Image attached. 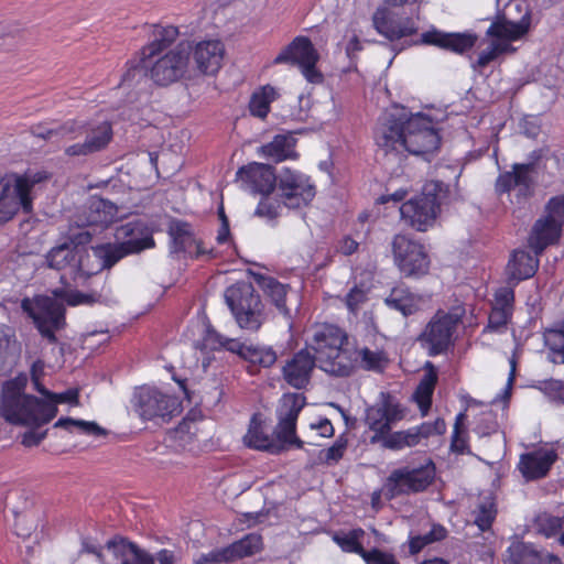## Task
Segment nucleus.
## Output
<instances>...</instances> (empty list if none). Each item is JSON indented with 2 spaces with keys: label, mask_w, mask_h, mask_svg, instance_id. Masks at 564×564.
Masks as SVG:
<instances>
[{
  "label": "nucleus",
  "mask_w": 564,
  "mask_h": 564,
  "mask_svg": "<svg viewBox=\"0 0 564 564\" xmlns=\"http://www.w3.org/2000/svg\"><path fill=\"white\" fill-rule=\"evenodd\" d=\"M180 34L176 25L150 24L148 41L127 62L129 68L122 76V82H127L135 70L143 72L145 77L160 87H167L184 78L188 72L189 51L184 42L172 47Z\"/></svg>",
  "instance_id": "1"
},
{
  "label": "nucleus",
  "mask_w": 564,
  "mask_h": 564,
  "mask_svg": "<svg viewBox=\"0 0 564 564\" xmlns=\"http://www.w3.org/2000/svg\"><path fill=\"white\" fill-rule=\"evenodd\" d=\"M441 135L427 115H408L404 109L399 115H389L375 131V142L386 154L405 152L429 160L441 147Z\"/></svg>",
  "instance_id": "2"
},
{
  "label": "nucleus",
  "mask_w": 564,
  "mask_h": 564,
  "mask_svg": "<svg viewBox=\"0 0 564 564\" xmlns=\"http://www.w3.org/2000/svg\"><path fill=\"white\" fill-rule=\"evenodd\" d=\"M100 294L96 292L83 293L77 290H67L66 288H56L52 290V296L39 295L34 300L25 297L21 301L22 311L33 321L40 335L50 344H57L56 332L66 326V310L63 303L69 306L82 304H93L97 302Z\"/></svg>",
  "instance_id": "3"
},
{
  "label": "nucleus",
  "mask_w": 564,
  "mask_h": 564,
  "mask_svg": "<svg viewBox=\"0 0 564 564\" xmlns=\"http://www.w3.org/2000/svg\"><path fill=\"white\" fill-rule=\"evenodd\" d=\"M26 376L19 375L2 386L0 412L4 420L15 425L39 427L57 414V405L24 392Z\"/></svg>",
  "instance_id": "4"
},
{
  "label": "nucleus",
  "mask_w": 564,
  "mask_h": 564,
  "mask_svg": "<svg viewBox=\"0 0 564 564\" xmlns=\"http://www.w3.org/2000/svg\"><path fill=\"white\" fill-rule=\"evenodd\" d=\"M306 347L316 358L318 369L325 373L338 378L354 373L349 335L343 327L332 323L316 325Z\"/></svg>",
  "instance_id": "5"
},
{
  "label": "nucleus",
  "mask_w": 564,
  "mask_h": 564,
  "mask_svg": "<svg viewBox=\"0 0 564 564\" xmlns=\"http://www.w3.org/2000/svg\"><path fill=\"white\" fill-rule=\"evenodd\" d=\"M404 417V410L401 404L389 393H382V398L376 404L366 410L365 422L373 433L370 436V444H379L384 449L402 451L421 443L414 426L391 432L392 426Z\"/></svg>",
  "instance_id": "6"
},
{
  "label": "nucleus",
  "mask_w": 564,
  "mask_h": 564,
  "mask_svg": "<svg viewBox=\"0 0 564 564\" xmlns=\"http://www.w3.org/2000/svg\"><path fill=\"white\" fill-rule=\"evenodd\" d=\"M225 302L239 328L257 333L268 319L260 294L250 282L238 281L225 290Z\"/></svg>",
  "instance_id": "7"
},
{
  "label": "nucleus",
  "mask_w": 564,
  "mask_h": 564,
  "mask_svg": "<svg viewBox=\"0 0 564 564\" xmlns=\"http://www.w3.org/2000/svg\"><path fill=\"white\" fill-rule=\"evenodd\" d=\"M132 408L142 421L170 422L182 412V401L155 386L143 384L134 389Z\"/></svg>",
  "instance_id": "8"
},
{
  "label": "nucleus",
  "mask_w": 564,
  "mask_h": 564,
  "mask_svg": "<svg viewBox=\"0 0 564 564\" xmlns=\"http://www.w3.org/2000/svg\"><path fill=\"white\" fill-rule=\"evenodd\" d=\"M460 323V314L437 310L420 333L417 340L431 357L446 354L454 346L455 334Z\"/></svg>",
  "instance_id": "9"
},
{
  "label": "nucleus",
  "mask_w": 564,
  "mask_h": 564,
  "mask_svg": "<svg viewBox=\"0 0 564 564\" xmlns=\"http://www.w3.org/2000/svg\"><path fill=\"white\" fill-rule=\"evenodd\" d=\"M436 467L432 459L419 467H400L390 473L384 484L388 499L425 491L434 481Z\"/></svg>",
  "instance_id": "10"
},
{
  "label": "nucleus",
  "mask_w": 564,
  "mask_h": 564,
  "mask_svg": "<svg viewBox=\"0 0 564 564\" xmlns=\"http://www.w3.org/2000/svg\"><path fill=\"white\" fill-rule=\"evenodd\" d=\"M275 188L283 205L290 209L306 207L316 195V186L312 178L290 167L281 169Z\"/></svg>",
  "instance_id": "11"
},
{
  "label": "nucleus",
  "mask_w": 564,
  "mask_h": 564,
  "mask_svg": "<svg viewBox=\"0 0 564 564\" xmlns=\"http://www.w3.org/2000/svg\"><path fill=\"white\" fill-rule=\"evenodd\" d=\"M434 185L433 192H422L420 195L404 202L400 207L402 219L419 231H425L432 226L441 212V203Z\"/></svg>",
  "instance_id": "12"
},
{
  "label": "nucleus",
  "mask_w": 564,
  "mask_h": 564,
  "mask_svg": "<svg viewBox=\"0 0 564 564\" xmlns=\"http://www.w3.org/2000/svg\"><path fill=\"white\" fill-rule=\"evenodd\" d=\"M189 51L195 69L204 76L214 77L223 68L226 47L218 39L187 42L185 46Z\"/></svg>",
  "instance_id": "13"
},
{
  "label": "nucleus",
  "mask_w": 564,
  "mask_h": 564,
  "mask_svg": "<svg viewBox=\"0 0 564 564\" xmlns=\"http://www.w3.org/2000/svg\"><path fill=\"white\" fill-rule=\"evenodd\" d=\"M106 551L107 554L96 547L89 549L102 564H155L150 553L126 538L108 541Z\"/></svg>",
  "instance_id": "14"
},
{
  "label": "nucleus",
  "mask_w": 564,
  "mask_h": 564,
  "mask_svg": "<svg viewBox=\"0 0 564 564\" xmlns=\"http://www.w3.org/2000/svg\"><path fill=\"white\" fill-rule=\"evenodd\" d=\"M477 35L470 32H445L436 28L423 32L414 44L435 46L456 55H464L476 45Z\"/></svg>",
  "instance_id": "15"
},
{
  "label": "nucleus",
  "mask_w": 564,
  "mask_h": 564,
  "mask_svg": "<svg viewBox=\"0 0 564 564\" xmlns=\"http://www.w3.org/2000/svg\"><path fill=\"white\" fill-rule=\"evenodd\" d=\"M545 249H512L505 267L506 285L516 289L522 281L535 275L540 256Z\"/></svg>",
  "instance_id": "16"
},
{
  "label": "nucleus",
  "mask_w": 564,
  "mask_h": 564,
  "mask_svg": "<svg viewBox=\"0 0 564 564\" xmlns=\"http://www.w3.org/2000/svg\"><path fill=\"white\" fill-rule=\"evenodd\" d=\"M318 362L305 346L293 352L282 366L281 375L283 380L293 389L305 390L311 383L315 368Z\"/></svg>",
  "instance_id": "17"
},
{
  "label": "nucleus",
  "mask_w": 564,
  "mask_h": 564,
  "mask_svg": "<svg viewBox=\"0 0 564 564\" xmlns=\"http://www.w3.org/2000/svg\"><path fill=\"white\" fill-rule=\"evenodd\" d=\"M517 191L518 202L528 200L534 194V180L532 177V165L514 163L511 171L500 173L496 178L495 191L498 195L509 194Z\"/></svg>",
  "instance_id": "18"
},
{
  "label": "nucleus",
  "mask_w": 564,
  "mask_h": 564,
  "mask_svg": "<svg viewBox=\"0 0 564 564\" xmlns=\"http://www.w3.org/2000/svg\"><path fill=\"white\" fill-rule=\"evenodd\" d=\"M516 305L514 289L508 285L498 288L490 303L488 323L484 333H503L511 323Z\"/></svg>",
  "instance_id": "19"
},
{
  "label": "nucleus",
  "mask_w": 564,
  "mask_h": 564,
  "mask_svg": "<svg viewBox=\"0 0 564 564\" xmlns=\"http://www.w3.org/2000/svg\"><path fill=\"white\" fill-rule=\"evenodd\" d=\"M557 459L558 454L554 448L539 447L522 453L517 469L525 481H535L545 478Z\"/></svg>",
  "instance_id": "20"
},
{
  "label": "nucleus",
  "mask_w": 564,
  "mask_h": 564,
  "mask_svg": "<svg viewBox=\"0 0 564 564\" xmlns=\"http://www.w3.org/2000/svg\"><path fill=\"white\" fill-rule=\"evenodd\" d=\"M376 31L389 41L416 34L419 28L411 17H400L388 8H378L372 17Z\"/></svg>",
  "instance_id": "21"
},
{
  "label": "nucleus",
  "mask_w": 564,
  "mask_h": 564,
  "mask_svg": "<svg viewBox=\"0 0 564 564\" xmlns=\"http://www.w3.org/2000/svg\"><path fill=\"white\" fill-rule=\"evenodd\" d=\"M236 176L246 188L256 194H272L278 181L275 169L259 162L242 165L238 169Z\"/></svg>",
  "instance_id": "22"
},
{
  "label": "nucleus",
  "mask_w": 564,
  "mask_h": 564,
  "mask_svg": "<svg viewBox=\"0 0 564 564\" xmlns=\"http://www.w3.org/2000/svg\"><path fill=\"white\" fill-rule=\"evenodd\" d=\"M263 549L262 536L258 533H248L240 540L227 546L210 551L205 561L212 564L234 562L236 560L252 556Z\"/></svg>",
  "instance_id": "23"
},
{
  "label": "nucleus",
  "mask_w": 564,
  "mask_h": 564,
  "mask_svg": "<svg viewBox=\"0 0 564 564\" xmlns=\"http://www.w3.org/2000/svg\"><path fill=\"white\" fill-rule=\"evenodd\" d=\"M85 141L74 143L65 149L67 156H87L100 152L108 147L113 137L112 126L109 121L97 124H86Z\"/></svg>",
  "instance_id": "24"
},
{
  "label": "nucleus",
  "mask_w": 564,
  "mask_h": 564,
  "mask_svg": "<svg viewBox=\"0 0 564 564\" xmlns=\"http://www.w3.org/2000/svg\"><path fill=\"white\" fill-rule=\"evenodd\" d=\"M154 229L145 220L135 219L116 228V242H106L96 247H155Z\"/></svg>",
  "instance_id": "25"
},
{
  "label": "nucleus",
  "mask_w": 564,
  "mask_h": 564,
  "mask_svg": "<svg viewBox=\"0 0 564 564\" xmlns=\"http://www.w3.org/2000/svg\"><path fill=\"white\" fill-rule=\"evenodd\" d=\"M251 276L265 299L274 306L276 312L292 326L291 308L286 305L290 285L280 282L276 278L262 273L251 272Z\"/></svg>",
  "instance_id": "26"
},
{
  "label": "nucleus",
  "mask_w": 564,
  "mask_h": 564,
  "mask_svg": "<svg viewBox=\"0 0 564 564\" xmlns=\"http://www.w3.org/2000/svg\"><path fill=\"white\" fill-rule=\"evenodd\" d=\"M508 553L506 564H563L557 555L539 550L532 543H513L508 547Z\"/></svg>",
  "instance_id": "27"
},
{
  "label": "nucleus",
  "mask_w": 564,
  "mask_h": 564,
  "mask_svg": "<svg viewBox=\"0 0 564 564\" xmlns=\"http://www.w3.org/2000/svg\"><path fill=\"white\" fill-rule=\"evenodd\" d=\"M297 139L291 132L275 134L268 143L258 149V154L273 163H281L286 160H297Z\"/></svg>",
  "instance_id": "28"
},
{
  "label": "nucleus",
  "mask_w": 564,
  "mask_h": 564,
  "mask_svg": "<svg viewBox=\"0 0 564 564\" xmlns=\"http://www.w3.org/2000/svg\"><path fill=\"white\" fill-rule=\"evenodd\" d=\"M198 338L194 339L193 347L200 351L203 355H207L213 351L228 350L234 352L237 340L226 338L219 334L210 324L209 321L203 322L196 326Z\"/></svg>",
  "instance_id": "29"
},
{
  "label": "nucleus",
  "mask_w": 564,
  "mask_h": 564,
  "mask_svg": "<svg viewBox=\"0 0 564 564\" xmlns=\"http://www.w3.org/2000/svg\"><path fill=\"white\" fill-rule=\"evenodd\" d=\"M243 441L249 448L264 451L273 455H278L285 449L282 444L268 434L264 423L258 413L251 416Z\"/></svg>",
  "instance_id": "30"
},
{
  "label": "nucleus",
  "mask_w": 564,
  "mask_h": 564,
  "mask_svg": "<svg viewBox=\"0 0 564 564\" xmlns=\"http://www.w3.org/2000/svg\"><path fill=\"white\" fill-rule=\"evenodd\" d=\"M316 53L318 52L310 37L297 35L274 57L273 64H286L299 67Z\"/></svg>",
  "instance_id": "31"
},
{
  "label": "nucleus",
  "mask_w": 564,
  "mask_h": 564,
  "mask_svg": "<svg viewBox=\"0 0 564 564\" xmlns=\"http://www.w3.org/2000/svg\"><path fill=\"white\" fill-rule=\"evenodd\" d=\"M352 364L354 371L356 368H360L365 371L383 373L390 364V358L389 354L382 348L356 347L352 350Z\"/></svg>",
  "instance_id": "32"
},
{
  "label": "nucleus",
  "mask_w": 564,
  "mask_h": 564,
  "mask_svg": "<svg viewBox=\"0 0 564 564\" xmlns=\"http://www.w3.org/2000/svg\"><path fill=\"white\" fill-rule=\"evenodd\" d=\"M530 28V15L524 14L518 22L509 21L506 19H497L487 30V35L492 37V41H501L510 43L517 41L528 33Z\"/></svg>",
  "instance_id": "33"
},
{
  "label": "nucleus",
  "mask_w": 564,
  "mask_h": 564,
  "mask_svg": "<svg viewBox=\"0 0 564 564\" xmlns=\"http://www.w3.org/2000/svg\"><path fill=\"white\" fill-rule=\"evenodd\" d=\"M395 262L405 276L422 275L429 271L430 258L424 249H393Z\"/></svg>",
  "instance_id": "34"
},
{
  "label": "nucleus",
  "mask_w": 564,
  "mask_h": 564,
  "mask_svg": "<svg viewBox=\"0 0 564 564\" xmlns=\"http://www.w3.org/2000/svg\"><path fill=\"white\" fill-rule=\"evenodd\" d=\"M79 251H87V249H50L47 252L45 257L47 265L63 272L59 278L63 284H67L68 279L74 281Z\"/></svg>",
  "instance_id": "35"
},
{
  "label": "nucleus",
  "mask_w": 564,
  "mask_h": 564,
  "mask_svg": "<svg viewBox=\"0 0 564 564\" xmlns=\"http://www.w3.org/2000/svg\"><path fill=\"white\" fill-rule=\"evenodd\" d=\"M235 351L250 364V368L259 366L262 368L272 367L278 360V354L271 346L246 345L237 340ZM253 373L252 369H249Z\"/></svg>",
  "instance_id": "36"
},
{
  "label": "nucleus",
  "mask_w": 564,
  "mask_h": 564,
  "mask_svg": "<svg viewBox=\"0 0 564 564\" xmlns=\"http://www.w3.org/2000/svg\"><path fill=\"white\" fill-rule=\"evenodd\" d=\"M563 226L544 216L539 218L532 228L529 247H550L556 245L562 236Z\"/></svg>",
  "instance_id": "37"
},
{
  "label": "nucleus",
  "mask_w": 564,
  "mask_h": 564,
  "mask_svg": "<svg viewBox=\"0 0 564 564\" xmlns=\"http://www.w3.org/2000/svg\"><path fill=\"white\" fill-rule=\"evenodd\" d=\"M280 98L279 90L270 85H262L250 96L248 110L251 117L265 120L271 111V104Z\"/></svg>",
  "instance_id": "38"
},
{
  "label": "nucleus",
  "mask_w": 564,
  "mask_h": 564,
  "mask_svg": "<svg viewBox=\"0 0 564 564\" xmlns=\"http://www.w3.org/2000/svg\"><path fill=\"white\" fill-rule=\"evenodd\" d=\"M167 234L174 247H203L195 226L186 220L172 218L167 224Z\"/></svg>",
  "instance_id": "39"
},
{
  "label": "nucleus",
  "mask_w": 564,
  "mask_h": 564,
  "mask_svg": "<svg viewBox=\"0 0 564 564\" xmlns=\"http://www.w3.org/2000/svg\"><path fill=\"white\" fill-rule=\"evenodd\" d=\"M437 380L438 376L435 367L431 362H427V369L413 393V399L423 415H425L432 406L433 393Z\"/></svg>",
  "instance_id": "40"
},
{
  "label": "nucleus",
  "mask_w": 564,
  "mask_h": 564,
  "mask_svg": "<svg viewBox=\"0 0 564 564\" xmlns=\"http://www.w3.org/2000/svg\"><path fill=\"white\" fill-rule=\"evenodd\" d=\"M116 214L117 206L113 203L101 197H93L88 204L87 221L89 226L102 230L113 221Z\"/></svg>",
  "instance_id": "41"
},
{
  "label": "nucleus",
  "mask_w": 564,
  "mask_h": 564,
  "mask_svg": "<svg viewBox=\"0 0 564 564\" xmlns=\"http://www.w3.org/2000/svg\"><path fill=\"white\" fill-rule=\"evenodd\" d=\"M386 302L404 316L413 315L420 310V297L405 289H393Z\"/></svg>",
  "instance_id": "42"
},
{
  "label": "nucleus",
  "mask_w": 564,
  "mask_h": 564,
  "mask_svg": "<svg viewBox=\"0 0 564 564\" xmlns=\"http://www.w3.org/2000/svg\"><path fill=\"white\" fill-rule=\"evenodd\" d=\"M447 536V530L440 523H433L431 530L425 534L410 535L409 536V553L411 555L419 554L425 546L441 542Z\"/></svg>",
  "instance_id": "43"
},
{
  "label": "nucleus",
  "mask_w": 564,
  "mask_h": 564,
  "mask_svg": "<svg viewBox=\"0 0 564 564\" xmlns=\"http://www.w3.org/2000/svg\"><path fill=\"white\" fill-rule=\"evenodd\" d=\"M106 249H87V251H79L77 253L75 278L74 282L78 283L80 280H87L91 275L98 274L102 270H95V260H101L99 251Z\"/></svg>",
  "instance_id": "44"
},
{
  "label": "nucleus",
  "mask_w": 564,
  "mask_h": 564,
  "mask_svg": "<svg viewBox=\"0 0 564 564\" xmlns=\"http://www.w3.org/2000/svg\"><path fill=\"white\" fill-rule=\"evenodd\" d=\"M305 404V395L300 393H284L278 408V417L297 422L299 415Z\"/></svg>",
  "instance_id": "45"
},
{
  "label": "nucleus",
  "mask_w": 564,
  "mask_h": 564,
  "mask_svg": "<svg viewBox=\"0 0 564 564\" xmlns=\"http://www.w3.org/2000/svg\"><path fill=\"white\" fill-rule=\"evenodd\" d=\"M467 415L465 412H459L455 417L452 440H451V449L456 454H465L469 453L468 445V431L465 426V421Z\"/></svg>",
  "instance_id": "46"
},
{
  "label": "nucleus",
  "mask_w": 564,
  "mask_h": 564,
  "mask_svg": "<svg viewBox=\"0 0 564 564\" xmlns=\"http://www.w3.org/2000/svg\"><path fill=\"white\" fill-rule=\"evenodd\" d=\"M364 534L365 531L361 528H358L344 535H335L334 541L344 552L358 554L362 560H365L369 550H366L359 541Z\"/></svg>",
  "instance_id": "47"
},
{
  "label": "nucleus",
  "mask_w": 564,
  "mask_h": 564,
  "mask_svg": "<svg viewBox=\"0 0 564 564\" xmlns=\"http://www.w3.org/2000/svg\"><path fill=\"white\" fill-rule=\"evenodd\" d=\"M278 420L279 421L275 431L276 438L274 440L282 444L284 447L285 445H290L302 449L304 442L296 436V422L283 417H278Z\"/></svg>",
  "instance_id": "48"
},
{
  "label": "nucleus",
  "mask_w": 564,
  "mask_h": 564,
  "mask_svg": "<svg viewBox=\"0 0 564 564\" xmlns=\"http://www.w3.org/2000/svg\"><path fill=\"white\" fill-rule=\"evenodd\" d=\"M54 427H62L68 432H73V429L76 427L85 435L101 436L107 434L106 430L99 426L96 422L75 420L73 417H59L54 423Z\"/></svg>",
  "instance_id": "49"
},
{
  "label": "nucleus",
  "mask_w": 564,
  "mask_h": 564,
  "mask_svg": "<svg viewBox=\"0 0 564 564\" xmlns=\"http://www.w3.org/2000/svg\"><path fill=\"white\" fill-rule=\"evenodd\" d=\"M36 181H30L25 176H18L13 186L10 185L11 195L19 202L25 213L32 209L31 191Z\"/></svg>",
  "instance_id": "50"
},
{
  "label": "nucleus",
  "mask_w": 564,
  "mask_h": 564,
  "mask_svg": "<svg viewBox=\"0 0 564 564\" xmlns=\"http://www.w3.org/2000/svg\"><path fill=\"white\" fill-rule=\"evenodd\" d=\"M516 48L507 42L492 41L489 47L478 55L474 68L482 69L503 53H513Z\"/></svg>",
  "instance_id": "51"
},
{
  "label": "nucleus",
  "mask_w": 564,
  "mask_h": 564,
  "mask_svg": "<svg viewBox=\"0 0 564 564\" xmlns=\"http://www.w3.org/2000/svg\"><path fill=\"white\" fill-rule=\"evenodd\" d=\"M545 345L551 350L552 361L564 364V323L560 328L549 329L544 334Z\"/></svg>",
  "instance_id": "52"
},
{
  "label": "nucleus",
  "mask_w": 564,
  "mask_h": 564,
  "mask_svg": "<svg viewBox=\"0 0 564 564\" xmlns=\"http://www.w3.org/2000/svg\"><path fill=\"white\" fill-rule=\"evenodd\" d=\"M21 205L11 195L10 184L6 183L0 189V223H7L19 212Z\"/></svg>",
  "instance_id": "53"
},
{
  "label": "nucleus",
  "mask_w": 564,
  "mask_h": 564,
  "mask_svg": "<svg viewBox=\"0 0 564 564\" xmlns=\"http://www.w3.org/2000/svg\"><path fill=\"white\" fill-rule=\"evenodd\" d=\"M143 249H106L99 251L101 260H95V270H105L113 267L118 261L131 253H138Z\"/></svg>",
  "instance_id": "54"
},
{
  "label": "nucleus",
  "mask_w": 564,
  "mask_h": 564,
  "mask_svg": "<svg viewBox=\"0 0 564 564\" xmlns=\"http://www.w3.org/2000/svg\"><path fill=\"white\" fill-rule=\"evenodd\" d=\"M15 344L14 332L8 326L0 325V371L6 369L10 357L13 355L12 348Z\"/></svg>",
  "instance_id": "55"
},
{
  "label": "nucleus",
  "mask_w": 564,
  "mask_h": 564,
  "mask_svg": "<svg viewBox=\"0 0 564 564\" xmlns=\"http://www.w3.org/2000/svg\"><path fill=\"white\" fill-rule=\"evenodd\" d=\"M261 199L256 208V215L267 217L268 219H275L280 216L283 203L281 198H274L271 194H261Z\"/></svg>",
  "instance_id": "56"
},
{
  "label": "nucleus",
  "mask_w": 564,
  "mask_h": 564,
  "mask_svg": "<svg viewBox=\"0 0 564 564\" xmlns=\"http://www.w3.org/2000/svg\"><path fill=\"white\" fill-rule=\"evenodd\" d=\"M368 218H369V215L366 212L361 213L358 216L356 226H358L360 229H356V231L352 235H349L344 239V247H360L361 245L368 243V240H367V237L369 235V227L367 224Z\"/></svg>",
  "instance_id": "57"
},
{
  "label": "nucleus",
  "mask_w": 564,
  "mask_h": 564,
  "mask_svg": "<svg viewBox=\"0 0 564 564\" xmlns=\"http://www.w3.org/2000/svg\"><path fill=\"white\" fill-rule=\"evenodd\" d=\"M538 389L552 402L564 404V381L558 379H546L540 381Z\"/></svg>",
  "instance_id": "58"
},
{
  "label": "nucleus",
  "mask_w": 564,
  "mask_h": 564,
  "mask_svg": "<svg viewBox=\"0 0 564 564\" xmlns=\"http://www.w3.org/2000/svg\"><path fill=\"white\" fill-rule=\"evenodd\" d=\"M84 126L76 120H67L53 127V140H74L83 135Z\"/></svg>",
  "instance_id": "59"
},
{
  "label": "nucleus",
  "mask_w": 564,
  "mask_h": 564,
  "mask_svg": "<svg viewBox=\"0 0 564 564\" xmlns=\"http://www.w3.org/2000/svg\"><path fill=\"white\" fill-rule=\"evenodd\" d=\"M564 520L561 517L544 514L536 520L538 530L546 538H553L562 533Z\"/></svg>",
  "instance_id": "60"
},
{
  "label": "nucleus",
  "mask_w": 564,
  "mask_h": 564,
  "mask_svg": "<svg viewBox=\"0 0 564 564\" xmlns=\"http://www.w3.org/2000/svg\"><path fill=\"white\" fill-rule=\"evenodd\" d=\"M346 448L347 440L339 437L330 447L321 451L319 459L327 465L337 464L344 457Z\"/></svg>",
  "instance_id": "61"
},
{
  "label": "nucleus",
  "mask_w": 564,
  "mask_h": 564,
  "mask_svg": "<svg viewBox=\"0 0 564 564\" xmlns=\"http://www.w3.org/2000/svg\"><path fill=\"white\" fill-rule=\"evenodd\" d=\"M99 228L89 226L87 221L86 226H78L69 230V240L73 247H86L93 240V236Z\"/></svg>",
  "instance_id": "62"
},
{
  "label": "nucleus",
  "mask_w": 564,
  "mask_h": 564,
  "mask_svg": "<svg viewBox=\"0 0 564 564\" xmlns=\"http://www.w3.org/2000/svg\"><path fill=\"white\" fill-rule=\"evenodd\" d=\"M319 61V54L316 53L302 65L299 66L304 78L311 84H322L324 82L323 73L317 68V63Z\"/></svg>",
  "instance_id": "63"
},
{
  "label": "nucleus",
  "mask_w": 564,
  "mask_h": 564,
  "mask_svg": "<svg viewBox=\"0 0 564 564\" xmlns=\"http://www.w3.org/2000/svg\"><path fill=\"white\" fill-rule=\"evenodd\" d=\"M546 217L564 226V195L551 197L545 205Z\"/></svg>",
  "instance_id": "64"
}]
</instances>
